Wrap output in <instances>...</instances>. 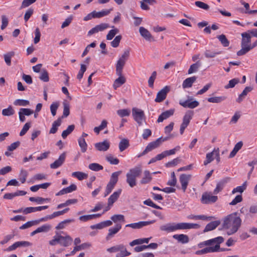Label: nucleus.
Returning <instances> with one entry per match:
<instances>
[{"label": "nucleus", "instance_id": "1", "mask_svg": "<svg viewBox=\"0 0 257 257\" xmlns=\"http://www.w3.org/2000/svg\"><path fill=\"white\" fill-rule=\"evenodd\" d=\"M241 224V219L237 212L227 215L223 220V227L228 229L227 234L231 235L237 231Z\"/></svg>", "mask_w": 257, "mask_h": 257}, {"label": "nucleus", "instance_id": "2", "mask_svg": "<svg viewBox=\"0 0 257 257\" xmlns=\"http://www.w3.org/2000/svg\"><path fill=\"white\" fill-rule=\"evenodd\" d=\"M142 173V169L140 166H136L131 169L126 174V182L130 187L133 188L137 185V178Z\"/></svg>", "mask_w": 257, "mask_h": 257}, {"label": "nucleus", "instance_id": "3", "mask_svg": "<svg viewBox=\"0 0 257 257\" xmlns=\"http://www.w3.org/2000/svg\"><path fill=\"white\" fill-rule=\"evenodd\" d=\"M242 39L241 42V49L237 52L238 56H242L251 50L250 48L251 42V36L248 32H244L241 34Z\"/></svg>", "mask_w": 257, "mask_h": 257}, {"label": "nucleus", "instance_id": "4", "mask_svg": "<svg viewBox=\"0 0 257 257\" xmlns=\"http://www.w3.org/2000/svg\"><path fill=\"white\" fill-rule=\"evenodd\" d=\"M73 241V239L70 236L67 235L65 236L61 235H56L53 236V238L50 240L49 243L51 245H55L56 244L59 243L60 245L64 247H67L71 244Z\"/></svg>", "mask_w": 257, "mask_h": 257}, {"label": "nucleus", "instance_id": "5", "mask_svg": "<svg viewBox=\"0 0 257 257\" xmlns=\"http://www.w3.org/2000/svg\"><path fill=\"white\" fill-rule=\"evenodd\" d=\"M106 251L110 253L119 252L116 254L115 257H125L130 255L131 253L128 251L126 247L123 244H119L108 248Z\"/></svg>", "mask_w": 257, "mask_h": 257}, {"label": "nucleus", "instance_id": "6", "mask_svg": "<svg viewBox=\"0 0 257 257\" xmlns=\"http://www.w3.org/2000/svg\"><path fill=\"white\" fill-rule=\"evenodd\" d=\"M121 173V171H119L112 173L110 180L106 185L104 197L107 196L109 194L114 188L118 180V176Z\"/></svg>", "mask_w": 257, "mask_h": 257}, {"label": "nucleus", "instance_id": "7", "mask_svg": "<svg viewBox=\"0 0 257 257\" xmlns=\"http://www.w3.org/2000/svg\"><path fill=\"white\" fill-rule=\"evenodd\" d=\"M168 137H166L165 138L161 137L157 139L155 141L150 143L146 147L144 151L138 156V157H141L147 154L148 152L158 148L159 146H160L162 142L168 140Z\"/></svg>", "mask_w": 257, "mask_h": 257}, {"label": "nucleus", "instance_id": "8", "mask_svg": "<svg viewBox=\"0 0 257 257\" xmlns=\"http://www.w3.org/2000/svg\"><path fill=\"white\" fill-rule=\"evenodd\" d=\"M132 115L134 120L139 125H141L143 124V121L146 118L144 111L136 107L133 108Z\"/></svg>", "mask_w": 257, "mask_h": 257}, {"label": "nucleus", "instance_id": "9", "mask_svg": "<svg viewBox=\"0 0 257 257\" xmlns=\"http://www.w3.org/2000/svg\"><path fill=\"white\" fill-rule=\"evenodd\" d=\"M194 115V111L188 110L186 112L183 118V122L180 126V132L181 135L184 133V130L189 125L191 119Z\"/></svg>", "mask_w": 257, "mask_h": 257}, {"label": "nucleus", "instance_id": "10", "mask_svg": "<svg viewBox=\"0 0 257 257\" xmlns=\"http://www.w3.org/2000/svg\"><path fill=\"white\" fill-rule=\"evenodd\" d=\"M179 104L185 108H189L191 109H193L199 105V103L198 101L194 100L192 97L189 96L186 100H180Z\"/></svg>", "mask_w": 257, "mask_h": 257}, {"label": "nucleus", "instance_id": "11", "mask_svg": "<svg viewBox=\"0 0 257 257\" xmlns=\"http://www.w3.org/2000/svg\"><path fill=\"white\" fill-rule=\"evenodd\" d=\"M218 199L217 196L213 195L211 193L205 192L201 197V202L203 204H211L215 203Z\"/></svg>", "mask_w": 257, "mask_h": 257}, {"label": "nucleus", "instance_id": "12", "mask_svg": "<svg viewBox=\"0 0 257 257\" xmlns=\"http://www.w3.org/2000/svg\"><path fill=\"white\" fill-rule=\"evenodd\" d=\"M191 177L192 175L190 174H182L180 175L179 181L181 185V189L183 192H185Z\"/></svg>", "mask_w": 257, "mask_h": 257}, {"label": "nucleus", "instance_id": "13", "mask_svg": "<svg viewBox=\"0 0 257 257\" xmlns=\"http://www.w3.org/2000/svg\"><path fill=\"white\" fill-rule=\"evenodd\" d=\"M170 90V88L169 86H165L163 89H162L157 93L155 101L156 102H162L164 99H166L167 94L169 92Z\"/></svg>", "mask_w": 257, "mask_h": 257}, {"label": "nucleus", "instance_id": "14", "mask_svg": "<svg viewBox=\"0 0 257 257\" xmlns=\"http://www.w3.org/2000/svg\"><path fill=\"white\" fill-rule=\"evenodd\" d=\"M200 225L196 223L180 222L176 223V230L199 228Z\"/></svg>", "mask_w": 257, "mask_h": 257}, {"label": "nucleus", "instance_id": "15", "mask_svg": "<svg viewBox=\"0 0 257 257\" xmlns=\"http://www.w3.org/2000/svg\"><path fill=\"white\" fill-rule=\"evenodd\" d=\"M32 245V243L27 241H19L15 242L12 245L9 246L6 250L7 251H10L15 250L18 247H27Z\"/></svg>", "mask_w": 257, "mask_h": 257}, {"label": "nucleus", "instance_id": "16", "mask_svg": "<svg viewBox=\"0 0 257 257\" xmlns=\"http://www.w3.org/2000/svg\"><path fill=\"white\" fill-rule=\"evenodd\" d=\"M155 222V220H152L151 221H140L136 223H133L131 224H128L125 225V227H131L133 229H140L144 226L148 225L151 224H153Z\"/></svg>", "mask_w": 257, "mask_h": 257}, {"label": "nucleus", "instance_id": "17", "mask_svg": "<svg viewBox=\"0 0 257 257\" xmlns=\"http://www.w3.org/2000/svg\"><path fill=\"white\" fill-rule=\"evenodd\" d=\"M66 158V153L64 152L60 155L59 158L56 160L54 163L50 164V168L51 169H57L60 167L64 163Z\"/></svg>", "mask_w": 257, "mask_h": 257}, {"label": "nucleus", "instance_id": "18", "mask_svg": "<svg viewBox=\"0 0 257 257\" xmlns=\"http://www.w3.org/2000/svg\"><path fill=\"white\" fill-rule=\"evenodd\" d=\"M220 245H215L214 246H210L204 248L201 250H197L195 252V254L197 255L207 253L208 252H214L219 251Z\"/></svg>", "mask_w": 257, "mask_h": 257}, {"label": "nucleus", "instance_id": "19", "mask_svg": "<svg viewBox=\"0 0 257 257\" xmlns=\"http://www.w3.org/2000/svg\"><path fill=\"white\" fill-rule=\"evenodd\" d=\"M95 149L99 151H106L110 147V143L107 140H104L102 142H99L95 144Z\"/></svg>", "mask_w": 257, "mask_h": 257}, {"label": "nucleus", "instance_id": "20", "mask_svg": "<svg viewBox=\"0 0 257 257\" xmlns=\"http://www.w3.org/2000/svg\"><path fill=\"white\" fill-rule=\"evenodd\" d=\"M121 228V225L117 223L114 227H111L108 229V233L106 236V240H109Z\"/></svg>", "mask_w": 257, "mask_h": 257}, {"label": "nucleus", "instance_id": "21", "mask_svg": "<svg viewBox=\"0 0 257 257\" xmlns=\"http://www.w3.org/2000/svg\"><path fill=\"white\" fill-rule=\"evenodd\" d=\"M139 32L141 35L147 41H154V39L150 32L144 27H141L139 29Z\"/></svg>", "mask_w": 257, "mask_h": 257}, {"label": "nucleus", "instance_id": "22", "mask_svg": "<svg viewBox=\"0 0 257 257\" xmlns=\"http://www.w3.org/2000/svg\"><path fill=\"white\" fill-rule=\"evenodd\" d=\"M108 27V25L107 24L102 23L100 25H98L88 31V35L90 36L93 34L98 33L99 31H102Z\"/></svg>", "mask_w": 257, "mask_h": 257}, {"label": "nucleus", "instance_id": "23", "mask_svg": "<svg viewBox=\"0 0 257 257\" xmlns=\"http://www.w3.org/2000/svg\"><path fill=\"white\" fill-rule=\"evenodd\" d=\"M160 229L162 231L167 232H174L176 230V223H169L160 226Z\"/></svg>", "mask_w": 257, "mask_h": 257}, {"label": "nucleus", "instance_id": "24", "mask_svg": "<svg viewBox=\"0 0 257 257\" xmlns=\"http://www.w3.org/2000/svg\"><path fill=\"white\" fill-rule=\"evenodd\" d=\"M121 189H119L116 191L114 192L108 198V203H109V205H113V203L117 200L118 197H119L121 193Z\"/></svg>", "mask_w": 257, "mask_h": 257}, {"label": "nucleus", "instance_id": "25", "mask_svg": "<svg viewBox=\"0 0 257 257\" xmlns=\"http://www.w3.org/2000/svg\"><path fill=\"white\" fill-rule=\"evenodd\" d=\"M224 241V238L222 236H218L214 238L207 240L204 241L202 244L205 245H210L213 243H216V245H220V244ZM202 244V243H201ZM201 244H200V245Z\"/></svg>", "mask_w": 257, "mask_h": 257}, {"label": "nucleus", "instance_id": "26", "mask_svg": "<svg viewBox=\"0 0 257 257\" xmlns=\"http://www.w3.org/2000/svg\"><path fill=\"white\" fill-rule=\"evenodd\" d=\"M173 237L177 240L178 242L182 244L187 243L189 241L188 236L184 234H175L173 236Z\"/></svg>", "mask_w": 257, "mask_h": 257}, {"label": "nucleus", "instance_id": "27", "mask_svg": "<svg viewBox=\"0 0 257 257\" xmlns=\"http://www.w3.org/2000/svg\"><path fill=\"white\" fill-rule=\"evenodd\" d=\"M174 112V109H170L162 112L159 116L157 119L158 122H162L164 120L169 118L170 116L173 115Z\"/></svg>", "mask_w": 257, "mask_h": 257}, {"label": "nucleus", "instance_id": "28", "mask_svg": "<svg viewBox=\"0 0 257 257\" xmlns=\"http://www.w3.org/2000/svg\"><path fill=\"white\" fill-rule=\"evenodd\" d=\"M77 189V186L75 184H73L65 188H63L59 191L56 194V196H60L67 193H71Z\"/></svg>", "mask_w": 257, "mask_h": 257}, {"label": "nucleus", "instance_id": "29", "mask_svg": "<svg viewBox=\"0 0 257 257\" xmlns=\"http://www.w3.org/2000/svg\"><path fill=\"white\" fill-rule=\"evenodd\" d=\"M118 77L115 80L113 84V88L116 90L118 87L121 86L125 83L126 81L125 78L122 75V73H121L120 75H117Z\"/></svg>", "mask_w": 257, "mask_h": 257}, {"label": "nucleus", "instance_id": "30", "mask_svg": "<svg viewBox=\"0 0 257 257\" xmlns=\"http://www.w3.org/2000/svg\"><path fill=\"white\" fill-rule=\"evenodd\" d=\"M229 180V178H226L221 180L219 182H218L217 183L216 187L215 189L214 190V193L215 194H217L220 191H221L223 189V188L224 185H225V184Z\"/></svg>", "mask_w": 257, "mask_h": 257}, {"label": "nucleus", "instance_id": "31", "mask_svg": "<svg viewBox=\"0 0 257 257\" xmlns=\"http://www.w3.org/2000/svg\"><path fill=\"white\" fill-rule=\"evenodd\" d=\"M197 77L193 76L186 78L184 80L182 83V87L183 88H190L192 87L193 84L196 80Z\"/></svg>", "mask_w": 257, "mask_h": 257}, {"label": "nucleus", "instance_id": "32", "mask_svg": "<svg viewBox=\"0 0 257 257\" xmlns=\"http://www.w3.org/2000/svg\"><path fill=\"white\" fill-rule=\"evenodd\" d=\"M220 224V221L219 220L212 221L206 225L203 232H206L209 231H211L215 229Z\"/></svg>", "mask_w": 257, "mask_h": 257}, {"label": "nucleus", "instance_id": "33", "mask_svg": "<svg viewBox=\"0 0 257 257\" xmlns=\"http://www.w3.org/2000/svg\"><path fill=\"white\" fill-rule=\"evenodd\" d=\"M152 180V177L151 173L148 170H145L144 172V177L140 181L141 184H146L149 183Z\"/></svg>", "mask_w": 257, "mask_h": 257}, {"label": "nucleus", "instance_id": "34", "mask_svg": "<svg viewBox=\"0 0 257 257\" xmlns=\"http://www.w3.org/2000/svg\"><path fill=\"white\" fill-rule=\"evenodd\" d=\"M126 61L119 59L116 64V74L120 75Z\"/></svg>", "mask_w": 257, "mask_h": 257}, {"label": "nucleus", "instance_id": "35", "mask_svg": "<svg viewBox=\"0 0 257 257\" xmlns=\"http://www.w3.org/2000/svg\"><path fill=\"white\" fill-rule=\"evenodd\" d=\"M61 118H58L57 120H55L52 125V127L51 128L49 133L54 134H55L58 130V127L61 124Z\"/></svg>", "mask_w": 257, "mask_h": 257}, {"label": "nucleus", "instance_id": "36", "mask_svg": "<svg viewBox=\"0 0 257 257\" xmlns=\"http://www.w3.org/2000/svg\"><path fill=\"white\" fill-rule=\"evenodd\" d=\"M151 238H139L134 240L130 243V245L133 246L137 244H142L144 243H148Z\"/></svg>", "mask_w": 257, "mask_h": 257}, {"label": "nucleus", "instance_id": "37", "mask_svg": "<svg viewBox=\"0 0 257 257\" xmlns=\"http://www.w3.org/2000/svg\"><path fill=\"white\" fill-rule=\"evenodd\" d=\"M226 99V97L225 96H215L209 97L207 99V101L211 103H220L222 101L225 100Z\"/></svg>", "mask_w": 257, "mask_h": 257}, {"label": "nucleus", "instance_id": "38", "mask_svg": "<svg viewBox=\"0 0 257 257\" xmlns=\"http://www.w3.org/2000/svg\"><path fill=\"white\" fill-rule=\"evenodd\" d=\"M73 219H68L60 222L55 227L57 230L64 228L68 224L74 222Z\"/></svg>", "mask_w": 257, "mask_h": 257}, {"label": "nucleus", "instance_id": "39", "mask_svg": "<svg viewBox=\"0 0 257 257\" xmlns=\"http://www.w3.org/2000/svg\"><path fill=\"white\" fill-rule=\"evenodd\" d=\"M130 146L129 141L126 139H122L119 143V149L122 152Z\"/></svg>", "mask_w": 257, "mask_h": 257}, {"label": "nucleus", "instance_id": "40", "mask_svg": "<svg viewBox=\"0 0 257 257\" xmlns=\"http://www.w3.org/2000/svg\"><path fill=\"white\" fill-rule=\"evenodd\" d=\"M14 55L15 52L13 51H11L4 54V60L8 66L11 65V59Z\"/></svg>", "mask_w": 257, "mask_h": 257}, {"label": "nucleus", "instance_id": "41", "mask_svg": "<svg viewBox=\"0 0 257 257\" xmlns=\"http://www.w3.org/2000/svg\"><path fill=\"white\" fill-rule=\"evenodd\" d=\"M72 176L77 178L79 180H82L88 177V174L82 172H74L72 173Z\"/></svg>", "mask_w": 257, "mask_h": 257}, {"label": "nucleus", "instance_id": "42", "mask_svg": "<svg viewBox=\"0 0 257 257\" xmlns=\"http://www.w3.org/2000/svg\"><path fill=\"white\" fill-rule=\"evenodd\" d=\"M201 63L200 61H196L195 63L192 64L188 71V74H191L194 72L197 71Z\"/></svg>", "mask_w": 257, "mask_h": 257}, {"label": "nucleus", "instance_id": "43", "mask_svg": "<svg viewBox=\"0 0 257 257\" xmlns=\"http://www.w3.org/2000/svg\"><path fill=\"white\" fill-rule=\"evenodd\" d=\"M221 53V51L215 52L210 50H206L204 52V56L206 58H213L217 55L220 54Z\"/></svg>", "mask_w": 257, "mask_h": 257}, {"label": "nucleus", "instance_id": "44", "mask_svg": "<svg viewBox=\"0 0 257 257\" xmlns=\"http://www.w3.org/2000/svg\"><path fill=\"white\" fill-rule=\"evenodd\" d=\"M63 112L62 117H66L70 114V105L68 102L66 101H64L63 102Z\"/></svg>", "mask_w": 257, "mask_h": 257}, {"label": "nucleus", "instance_id": "45", "mask_svg": "<svg viewBox=\"0 0 257 257\" xmlns=\"http://www.w3.org/2000/svg\"><path fill=\"white\" fill-rule=\"evenodd\" d=\"M74 128L75 125L74 124L69 125L66 130L63 131L61 135L63 139L66 138L74 131Z\"/></svg>", "mask_w": 257, "mask_h": 257}, {"label": "nucleus", "instance_id": "46", "mask_svg": "<svg viewBox=\"0 0 257 257\" xmlns=\"http://www.w3.org/2000/svg\"><path fill=\"white\" fill-rule=\"evenodd\" d=\"M217 38L218 39L221 44L224 47H228L229 45V41L226 38L225 35L224 34H221L220 35L217 36Z\"/></svg>", "mask_w": 257, "mask_h": 257}, {"label": "nucleus", "instance_id": "47", "mask_svg": "<svg viewBox=\"0 0 257 257\" xmlns=\"http://www.w3.org/2000/svg\"><path fill=\"white\" fill-rule=\"evenodd\" d=\"M79 146L81 148V152L84 153L86 151L87 148V145L85 140L83 138H79L78 140Z\"/></svg>", "mask_w": 257, "mask_h": 257}, {"label": "nucleus", "instance_id": "48", "mask_svg": "<svg viewBox=\"0 0 257 257\" xmlns=\"http://www.w3.org/2000/svg\"><path fill=\"white\" fill-rule=\"evenodd\" d=\"M111 11V9L110 10H104L100 12H97L95 11H94V12L95 13V18H100L101 17H103L104 16L108 15L110 11Z\"/></svg>", "mask_w": 257, "mask_h": 257}, {"label": "nucleus", "instance_id": "49", "mask_svg": "<svg viewBox=\"0 0 257 257\" xmlns=\"http://www.w3.org/2000/svg\"><path fill=\"white\" fill-rule=\"evenodd\" d=\"M14 104L16 106H26L30 104V102L27 100L18 99L14 101Z\"/></svg>", "mask_w": 257, "mask_h": 257}, {"label": "nucleus", "instance_id": "50", "mask_svg": "<svg viewBox=\"0 0 257 257\" xmlns=\"http://www.w3.org/2000/svg\"><path fill=\"white\" fill-rule=\"evenodd\" d=\"M88 168L93 171H99L103 169V166L98 163H91L88 166Z\"/></svg>", "mask_w": 257, "mask_h": 257}, {"label": "nucleus", "instance_id": "51", "mask_svg": "<svg viewBox=\"0 0 257 257\" xmlns=\"http://www.w3.org/2000/svg\"><path fill=\"white\" fill-rule=\"evenodd\" d=\"M246 188V182L243 183L242 186H237L234 188L232 191V194H234L236 193L239 192L241 194Z\"/></svg>", "mask_w": 257, "mask_h": 257}, {"label": "nucleus", "instance_id": "52", "mask_svg": "<svg viewBox=\"0 0 257 257\" xmlns=\"http://www.w3.org/2000/svg\"><path fill=\"white\" fill-rule=\"evenodd\" d=\"M15 113V110L12 106H9L7 108L3 109L2 114L4 116H11Z\"/></svg>", "mask_w": 257, "mask_h": 257}, {"label": "nucleus", "instance_id": "53", "mask_svg": "<svg viewBox=\"0 0 257 257\" xmlns=\"http://www.w3.org/2000/svg\"><path fill=\"white\" fill-rule=\"evenodd\" d=\"M39 78L40 79V80H41L42 81L45 82L49 81V75H48V72L47 71V70L46 69L42 70V71L41 73Z\"/></svg>", "mask_w": 257, "mask_h": 257}, {"label": "nucleus", "instance_id": "54", "mask_svg": "<svg viewBox=\"0 0 257 257\" xmlns=\"http://www.w3.org/2000/svg\"><path fill=\"white\" fill-rule=\"evenodd\" d=\"M239 82V78H233L229 81V82L227 85L225 86V88L228 89L230 88H233L235 86L236 84Z\"/></svg>", "mask_w": 257, "mask_h": 257}, {"label": "nucleus", "instance_id": "55", "mask_svg": "<svg viewBox=\"0 0 257 257\" xmlns=\"http://www.w3.org/2000/svg\"><path fill=\"white\" fill-rule=\"evenodd\" d=\"M130 113L131 111L128 109H121L117 111V114L121 117L129 116Z\"/></svg>", "mask_w": 257, "mask_h": 257}, {"label": "nucleus", "instance_id": "56", "mask_svg": "<svg viewBox=\"0 0 257 257\" xmlns=\"http://www.w3.org/2000/svg\"><path fill=\"white\" fill-rule=\"evenodd\" d=\"M215 155V152H214V150L211 152L207 153L206 156V160L204 162V165H207L208 164L211 163L213 160V155Z\"/></svg>", "mask_w": 257, "mask_h": 257}, {"label": "nucleus", "instance_id": "57", "mask_svg": "<svg viewBox=\"0 0 257 257\" xmlns=\"http://www.w3.org/2000/svg\"><path fill=\"white\" fill-rule=\"evenodd\" d=\"M51 225L49 224H44L36 229L38 233L46 232L51 229Z\"/></svg>", "mask_w": 257, "mask_h": 257}, {"label": "nucleus", "instance_id": "58", "mask_svg": "<svg viewBox=\"0 0 257 257\" xmlns=\"http://www.w3.org/2000/svg\"><path fill=\"white\" fill-rule=\"evenodd\" d=\"M28 175V173L26 170H21L19 175V180L22 183H24L26 182Z\"/></svg>", "mask_w": 257, "mask_h": 257}, {"label": "nucleus", "instance_id": "59", "mask_svg": "<svg viewBox=\"0 0 257 257\" xmlns=\"http://www.w3.org/2000/svg\"><path fill=\"white\" fill-rule=\"evenodd\" d=\"M157 77V72L154 71L148 80V85L151 88H153L154 83Z\"/></svg>", "mask_w": 257, "mask_h": 257}, {"label": "nucleus", "instance_id": "60", "mask_svg": "<svg viewBox=\"0 0 257 257\" xmlns=\"http://www.w3.org/2000/svg\"><path fill=\"white\" fill-rule=\"evenodd\" d=\"M39 223V221H30L26 222L20 227V229H25L32 226L33 225L37 224Z\"/></svg>", "mask_w": 257, "mask_h": 257}, {"label": "nucleus", "instance_id": "61", "mask_svg": "<svg viewBox=\"0 0 257 257\" xmlns=\"http://www.w3.org/2000/svg\"><path fill=\"white\" fill-rule=\"evenodd\" d=\"M144 204L145 205L151 206V207L156 208V209H162V208L160 206L155 204L150 199H147L145 201H144Z\"/></svg>", "mask_w": 257, "mask_h": 257}, {"label": "nucleus", "instance_id": "62", "mask_svg": "<svg viewBox=\"0 0 257 257\" xmlns=\"http://www.w3.org/2000/svg\"><path fill=\"white\" fill-rule=\"evenodd\" d=\"M111 219L115 223L118 221H124V217L121 214H115L111 217Z\"/></svg>", "mask_w": 257, "mask_h": 257}, {"label": "nucleus", "instance_id": "63", "mask_svg": "<svg viewBox=\"0 0 257 257\" xmlns=\"http://www.w3.org/2000/svg\"><path fill=\"white\" fill-rule=\"evenodd\" d=\"M118 33V30L117 29H114L111 30L109 31L108 33L106 35V39L108 40H112V38L114 37V36Z\"/></svg>", "mask_w": 257, "mask_h": 257}, {"label": "nucleus", "instance_id": "64", "mask_svg": "<svg viewBox=\"0 0 257 257\" xmlns=\"http://www.w3.org/2000/svg\"><path fill=\"white\" fill-rule=\"evenodd\" d=\"M242 200V195L241 194L238 195L229 203V205L232 206L235 205L237 203L241 202Z\"/></svg>", "mask_w": 257, "mask_h": 257}]
</instances>
